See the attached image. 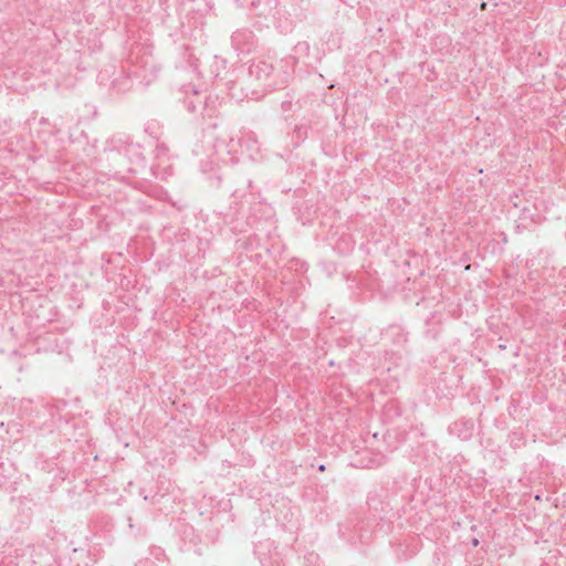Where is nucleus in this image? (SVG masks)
I'll list each match as a JSON object with an SVG mask.
<instances>
[{
    "instance_id": "obj_19",
    "label": "nucleus",
    "mask_w": 566,
    "mask_h": 566,
    "mask_svg": "<svg viewBox=\"0 0 566 566\" xmlns=\"http://www.w3.org/2000/svg\"><path fill=\"white\" fill-rule=\"evenodd\" d=\"M132 150H137V148L135 146H130L129 147Z\"/></svg>"
},
{
    "instance_id": "obj_4",
    "label": "nucleus",
    "mask_w": 566,
    "mask_h": 566,
    "mask_svg": "<svg viewBox=\"0 0 566 566\" xmlns=\"http://www.w3.org/2000/svg\"><path fill=\"white\" fill-rule=\"evenodd\" d=\"M449 431L451 434L457 436L459 439L468 441L473 436L474 422L472 419L462 418L452 422L449 426Z\"/></svg>"
},
{
    "instance_id": "obj_1",
    "label": "nucleus",
    "mask_w": 566,
    "mask_h": 566,
    "mask_svg": "<svg viewBox=\"0 0 566 566\" xmlns=\"http://www.w3.org/2000/svg\"><path fill=\"white\" fill-rule=\"evenodd\" d=\"M148 65V59L142 60L140 65L134 70L120 71V74L112 81V87L118 93H126L134 86L135 80H142L146 77Z\"/></svg>"
},
{
    "instance_id": "obj_15",
    "label": "nucleus",
    "mask_w": 566,
    "mask_h": 566,
    "mask_svg": "<svg viewBox=\"0 0 566 566\" xmlns=\"http://www.w3.org/2000/svg\"><path fill=\"white\" fill-rule=\"evenodd\" d=\"M343 240L347 242L348 250H352L354 247V243L350 241V239L348 238V239H343Z\"/></svg>"
},
{
    "instance_id": "obj_8",
    "label": "nucleus",
    "mask_w": 566,
    "mask_h": 566,
    "mask_svg": "<svg viewBox=\"0 0 566 566\" xmlns=\"http://www.w3.org/2000/svg\"><path fill=\"white\" fill-rule=\"evenodd\" d=\"M385 457L373 454L371 452H367L366 455L361 459V464L365 468L374 469L382 465L385 463Z\"/></svg>"
},
{
    "instance_id": "obj_14",
    "label": "nucleus",
    "mask_w": 566,
    "mask_h": 566,
    "mask_svg": "<svg viewBox=\"0 0 566 566\" xmlns=\"http://www.w3.org/2000/svg\"><path fill=\"white\" fill-rule=\"evenodd\" d=\"M394 329H397L398 332H401L400 327H394ZM399 336L402 342H407V335L403 333H399Z\"/></svg>"
},
{
    "instance_id": "obj_12",
    "label": "nucleus",
    "mask_w": 566,
    "mask_h": 566,
    "mask_svg": "<svg viewBox=\"0 0 566 566\" xmlns=\"http://www.w3.org/2000/svg\"><path fill=\"white\" fill-rule=\"evenodd\" d=\"M186 106H187V109H188L190 113H196V112H198L199 109H201V103L196 104V103H195V102H192V101H187V102H186Z\"/></svg>"
},
{
    "instance_id": "obj_9",
    "label": "nucleus",
    "mask_w": 566,
    "mask_h": 566,
    "mask_svg": "<svg viewBox=\"0 0 566 566\" xmlns=\"http://www.w3.org/2000/svg\"><path fill=\"white\" fill-rule=\"evenodd\" d=\"M285 271H294L296 275H303L307 271V263L293 258L285 263Z\"/></svg>"
},
{
    "instance_id": "obj_17",
    "label": "nucleus",
    "mask_w": 566,
    "mask_h": 566,
    "mask_svg": "<svg viewBox=\"0 0 566 566\" xmlns=\"http://www.w3.org/2000/svg\"><path fill=\"white\" fill-rule=\"evenodd\" d=\"M317 469H318V471L323 472L326 470V467H325V464H318Z\"/></svg>"
},
{
    "instance_id": "obj_3",
    "label": "nucleus",
    "mask_w": 566,
    "mask_h": 566,
    "mask_svg": "<svg viewBox=\"0 0 566 566\" xmlns=\"http://www.w3.org/2000/svg\"><path fill=\"white\" fill-rule=\"evenodd\" d=\"M233 49L239 53H249L254 48V35L249 29H239L231 36Z\"/></svg>"
},
{
    "instance_id": "obj_11",
    "label": "nucleus",
    "mask_w": 566,
    "mask_h": 566,
    "mask_svg": "<svg viewBox=\"0 0 566 566\" xmlns=\"http://www.w3.org/2000/svg\"><path fill=\"white\" fill-rule=\"evenodd\" d=\"M144 161H145V159H144V157L142 156V154H140V153H137V154H136V161H135L134 166L128 167V168H127V171H128V172H132V174H136V172H137V170H138L137 168H138L139 166H143V165H144Z\"/></svg>"
},
{
    "instance_id": "obj_10",
    "label": "nucleus",
    "mask_w": 566,
    "mask_h": 566,
    "mask_svg": "<svg viewBox=\"0 0 566 566\" xmlns=\"http://www.w3.org/2000/svg\"><path fill=\"white\" fill-rule=\"evenodd\" d=\"M307 128L306 126H295L294 128V136L297 138L294 143L295 146H297L301 142H303L306 137Z\"/></svg>"
},
{
    "instance_id": "obj_5",
    "label": "nucleus",
    "mask_w": 566,
    "mask_h": 566,
    "mask_svg": "<svg viewBox=\"0 0 566 566\" xmlns=\"http://www.w3.org/2000/svg\"><path fill=\"white\" fill-rule=\"evenodd\" d=\"M375 531L371 528L370 523H357L354 526V535L349 538L354 543L359 542L361 544H368L371 539L373 533Z\"/></svg>"
},
{
    "instance_id": "obj_6",
    "label": "nucleus",
    "mask_w": 566,
    "mask_h": 566,
    "mask_svg": "<svg viewBox=\"0 0 566 566\" xmlns=\"http://www.w3.org/2000/svg\"><path fill=\"white\" fill-rule=\"evenodd\" d=\"M543 217L538 213H532L528 208H523L521 211V223L516 226V231L520 233L522 230L528 229L530 224H539Z\"/></svg>"
},
{
    "instance_id": "obj_2",
    "label": "nucleus",
    "mask_w": 566,
    "mask_h": 566,
    "mask_svg": "<svg viewBox=\"0 0 566 566\" xmlns=\"http://www.w3.org/2000/svg\"><path fill=\"white\" fill-rule=\"evenodd\" d=\"M386 493L384 491H371L367 495V506L373 516V520H390L394 515L392 509L386 501Z\"/></svg>"
},
{
    "instance_id": "obj_7",
    "label": "nucleus",
    "mask_w": 566,
    "mask_h": 566,
    "mask_svg": "<svg viewBox=\"0 0 566 566\" xmlns=\"http://www.w3.org/2000/svg\"><path fill=\"white\" fill-rule=\"evenodd\" d=\"M272 72V66L264 61H260L250 65L249 75L251 77H255L256 80L266 78Z\"/></svg>"
},
{
    "instance_id": "obj_16",
    "label": "nucleus",
    "mask_w": 566,
    "mask_h": 566,
    "mask_svg": "<svg viewBox=\"0 0 566 566\" xmlns=\"http://www.w3.org/2000/svg\"><path fill=\"white\" fill-rule=\"evenodd\" d=\"M479 543H480V542H479V539H478V538H473V539L471 541V544H472V546H473V547H476V546L479 545Z\"/></svg>"
},
{
    "instance_id": "obj_18",
    "label": "nucleus",
    "mask_w": 566,
    "mask_h": 566,
    "mask_svg": "<svg viewBox=\"0 0 566 566\" xmlns=\"http://www.w3.org/2000/svg\"><path fill=\"white\" fill-rule=\"evenodd\" d=\"M391 408H395L396 409V406L394 403L391 405H387V409L390 410Z\"/></svg>"
},
{
    "instance_id": "obj_13",
    "label": "nucleus",
    "mask_w": 566,
    "mask_h": 566,
    "mask_svg": "<svg viewBox=\"0 0 566 566\" xmlns=\"http://www.w3.org/2000/svg\"><path fill=\"white\" fill-rule=\"evenodd\" d=\"M310 46L306 42H298L295 46L296 52L308 51Z\"/></svg>"
}]
</instances>
